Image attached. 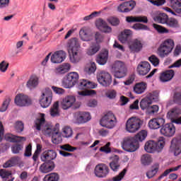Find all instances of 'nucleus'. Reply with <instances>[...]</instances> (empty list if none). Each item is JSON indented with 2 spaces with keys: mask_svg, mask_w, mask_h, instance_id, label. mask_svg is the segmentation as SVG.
Wrapping results in <instances>:
<instances>
[{
  "mask_svg": "<svg viewBox=\"0 0 181 181\" xmlns=\"http://www.w3.org/2000/svg\"><path fill=\"white\" fill-rule=\"evenodd\" d=\"M97 85L92 81H90L87 79H81L78 83V90H83L81 91H78V95H82L83 97H86L87 95H94L95 94V90H88L95 88Z\"/></svg>",
  "mask_w": 181,
  "mask_h": 181,
  "instance_id": "f257e3e1",
  "label": "nucleus"
},
{
  "mask_svg": "<svg viewBox=\"0 0 181 181\" xmlns=\"http://www.w3.org/2000/svg\"><path fill=\"white\" fill-rule=\"evenodd\" d=\"M175 47V42L172 39H168L160 44L158 48V54L160 57H166L171 53Z\"/></svg>",
  "mask_w": 181,
  "mask_h": 181,
  "instance_id": "f03ea898",
  "label": "nucleus"
},
{
  "mask_svg": "<svg viewBox=\"0 0 181 181\" xmlns=\"http://www.w3.org/2000/svg\"><path fill=\"white\" fill-rule=\"evenodd\" d=\"M78 73L77 72H69L62 79V84L64 88H71L74 87L78 82Z\"/></svg>",
  "mask_w": 181,
  "mask_h": 181,
  "instance_id": "7ed1b4c3",
  "label": "nucleus"
},
{
  "mask_svg": "<svg viewBox=\"0 0 181 181\" xmlns=\"http://www.w3.org/2000/svg\"><path fill=\"white\" fill-rule=\"evenodd\" d=\"M122 148L127 152H135L139 149V143L134 137H126L122 142Z\"/></svg>",
  "mask_w": 181,
  "mask_h": 181,
  "instance_id": "20e7f679",
  "label": "nucleus"
},
{
  "mask_svg": "<svg viewBox=\"0 0 181 181\" xmlns=\"http://www.w3.org/2000/svg\"><path fill=\"white\" fill-rule=\"evenodd\" d=\"M142 125V120L136 117H130L126 122V131L130 134H135L139 131Z\"/></svg>",
  "mask_w": 181,
  "mask_h": 181,
  "instance_id": "39448f33",
  "label": "nucleus"
},
{
  "mask_svg": "<svg viewBox=\"0 0 181 181\" xmlns=\"http://www.w3.org/2000/svg\"><path fill=\"white\" fill-rule=\"evenodd\" d=\"M100 124L105 128L112 129L115 127V124H117V117L112 112H109L101 118Z\"/></svg>",
  "mask_w": 181,
  "mask_h": 181,
  "instance_id": "423d86ee",
  "label": "nucleus"
},
{
  "mask_svg": "<svg viewBox=\"0 0 181 181\" xmlns=\"http://www.w3.org/2000/svg\"><path fill=\"white\" fill-rule=\"evenodd\" d=\"M45 134L48 136H52V142L57 145L62 144L63 141L62 134L59 132V127H47L45 130Z\"/></svg>",
  "mask_w": 181,
  "mask_h": 181,
  "instance_id": "0eeeda50",
  "label": "nucleus"
},
{
  "mask_svg": "<svg viewBox=\"0 0 181 181\" xmlns=\"http://www.w3.org/2000/svg\"><path fill=\"white\" fill-rule=\"evenodd\" d=\"M116 78H124L127 76V66L121 61H116L112 66Z\"/></svg>",
  "mask_w": 181,
  "mask_h": 181,
  "instance_id": "6e6552de",
  "label": "nucleus"
},
{
  "mask_svg": "<svg viewBox=\"0 0 181 181\" xmlns=\"http://www.w3.org/2000/svg\"><path fill=\"white\" fill-rule=\"evenodd\" d=\"M53 98V93L52 90L47 88L45 91L42 93L40 99V104L42 108H47L52 104V100Z\"/></svg>",
  "mask_w": 181,
  "mask_h": 181,
  "instance_id": "1a4fd4ad",
  "label": "nucleus"
},
{
  "mask_svg": "<svg viewBox=\"0 0 181 181\" xmlns=\"http://www.w3.org/2000/svg\"><path fill=\"white\" fill-rule=\"evenodd\" d=\"M98 83L103 86V87H109L112 83V78L111 74L106 71H101L97 75Z\"/></svg>",
  "mask_w": 181,
  "mask_h": 181,
  "instance_id": "9d476101",
  "label": "nucleus"
},
{
  "mask_svg": "<svg viewBox=\"0 0 181 181\" xmlns=\"http://www.w3.org/2000/svg\"><path fill=\"white\" fill-rule=\"evenodd\" d=\"M14 103L18 107H28L32 104V100L29 98V96L20 93L16 96Z\"/></svg>",
  "mask_w": 181,
  "mask_h": 181,
  "instance_id": "9b49d317",
  "label": "nucleus"
},
{
  "mask_svg": "<svg viewBox=\"0 0 181 181\" xmlns=\"http://www.w3.org/2000/svg\"><path fill=\"white\" fill-rule=\"evenodd\" d=\"M176 132V127L173 123L163 124L160 129V134L164 136H173Z\"/></svg>",
  "mask_w": 181,
  "mask_h": 181,
  "instance_id": "f8f14e48",
  "label": "nucleus"
},
{
  "mask_svg": "<svg viewBox=\"0 0 181 181\" xmlns=\"http://www.w3.org/2000/svg\"><path fill=\"white\" fill-rule=\"evenodd\" d=\"M110 174V168L104 163L98 164L95 168V175L97 177H107Z\"/></svg>",
  "mask_w": 181,
  "mask_h": 181,
  "instance_id": "ddd939ff",
  "label": "nucleus"
},
{
  "mask_svg": "<svg viewBox=\"0 0 181 181\" xmlns=\"http://www.w3.org/2000/svg\"><path fill=\"white\" fill-rule=\"evenodd\" d=\"M135 5H136L135 1L130 0L129 1L121 4L117 7V11L118 12H122V13H127L128 12H131V11L135 8Z\"/></svg>",
  "mask_w": 181,
  "mask_h": 181,
  "instance_id": "4468645a",
  "label": "nucleus"
},
{
  "mask_svg": "<svg viewBox=\"0 0 181 181\" xmlns=\"http://www.w3.org/2000/svg\"><path fill=\"white\" fill-rule=\"evenodd\" d=\"M56 158H57V153L54 150H46L40 156L42 162H54Z\"/></svg>",
  "mask_w": 181,
  "mask_h": 181,
  "instance_id": "2eb2a0df",
  "label": "nucleus"
},
{
  "mask_svg": "<svg viewBox=\"0 0 181 181\" xmlns=\"http://www.w3.org/2000/svg\"><path fill=\"white\" fill-rule=\"evenodd\" d=\"M170 152L175 156H179L181 153V139H173L170 146Z\"/></svg>",
  "mask_w": 181,
  "mask_h": 181,
  "instance_id": "dca6fc26",
  "label": "nucleus"
},
{
  "mask_svg": "<svg viewBox=\"0 0 181 181\" xmlns=\"http://www.w3.org/2000/svg\"><path fill=\"white\" fill-rule=\"evenodd\" d=\"M165 124V119L162 117H156L151 119L148 122V128L150 129H159L162 128L163 125Z\"/></svg>",
  "mask_w": 181,
  "mask_h": 181,
  "instance_id": "f3484780",
  "label": "nucleus"
},
{
  "mask_svg": "<svg viewBox=\"0 0 181 181\" xmlns=\"http://www.w3.org/2000/svg\"><path fill=\"white\" fill-rule=\"evenodd\" d=\"M151 71V64L148 62H141L137 66V73L139 76H146Z\"/></svg>",
  "mask_w": 181,
  "mask_h": 181,
  "instance_id": "a211bd4d",
  "label": "nucleus"
},
{
  "mask_svg": "<svg viewBox=\"0 0 181 181\" xmlns=\"http://www.w3.org/2000/svg\"><path fill=\"white\" fill-rule=\"evenodd\" d=\"M4 139L7 142H11V144H18V142H25L26 141V137L8 133L4 135Z\"/></svg>",
  "mask_w": 181,
  "mask_h": 181,
  "instance_id": "6ab92c4d",
  "label": "nucleus"
},
{
  "mask_svg": "<svg viewBox=\"0 0 181 181\" xmlns=\"http://www.w3.org/2000/svg\"><path fill=\"white\" fill-rule=\"evenodd\" d=\"M65 59H66V53H64V52L62 50L55 52L51 56V62L52 63H54V64L62 63V62H64Z\"/></svg>",
  "mask_w": 181,
  "mask_h": 181,
  "instance_id": "aec40b11",
  "label": "nucleus"
},
{
  "mask_svg": "<svg viewBox=\"0 0 181 181\" xmlns=\"http://www.w3.org/2000/svg\"><path fill=\"white\" fill-rule=\"evenodd\" d=\"M95 25L97 28L102 30L104 33H111L112 28L111 27L108 26V24L107 22H105L104 20L100 18L95 22Z\"/></svg>",
  "mask_w": 181,
  "mask_h": 181,
  "instance_id": "412c9836",
  "label": "nucleus"
},
{
  "mask_svg": "<svg viewBox=\"0 0 181 181\" xmlns=\"http://www.w3.org/2000/svg\"><path fill=\"white\" fill-rule=\"evenodd\" d=\"M91 119V115L90 112H79L76 114V122L78 124H86Z\"/></svg>",
  "mask_w": 181,
  "mask_h": 181,
  "instance_id": "4be33fe9",
  "label": "nucleus"
},
{
  "mask_svg": "<svg viewBox=\"0 0 181 181\" xmlns=\"http://www.w3.org/2000/svg\"><path fill=\"white\" fill-rule=\"evenodd\" d=\"M68 53H73V52L78 50L80 47V42L78 39L74 37L71 38L67 42Z\"/></svg>",
  "mask_w": 181,
  "mask_h": 181,
  "instance_id": "5701e85b",
  "label": "nucleus"
},
{
  "mask_svg": "<svg viewBox=\"0 0 181 181\" xmlns=\"http://www.w3.org/2000/svg\"><path fill=\"white\" fill-rule=\"evenodd\" d=\"M126 22L128 23H134L135 22L140 23H148V17L145 16H127L126 17Z\"/></svg>",
  "mask_w": 181,
  "mask_h": 181,
  "instance_id": "b1692460",
  "label": "nucleus"
},
{
  "mask_svg": "<svg viewBox=\"0 0 181 181\" xmlns=\"http://www.w3.org/2000/svg\"><path fill=\"white\" fill-rule=\"evenodd\" d=\"M44 163L41 164L40 166L39 170L41 173H49V172H52L53 169H54L55 165L54 162H49V161H42Z\"/></svg>",
  "mask_w": 181,
  "mask_h": 181,
  "instance_id": "393cba45",
  "label": "nucleus"
},
{
  "mask_svg": "<svg viewBox=\"0 0 181 181\" xmlns=\"http://www.w3.org/2000/svg\"><path fill=\"white\" fill-rule=\"evenodd\" d=\"M76 103V98L74 96H67L63 99L61 105L63 110H69L71 107L74 105Z\"/></svg>",
  "mask_w": 181,
  "mask_h": 181,
  "instance_id": "a878e982",
  "label": "nucleus"
},
{
  "mask_svg": "<svg viewBox=\"0 0 181 181\" xmlns=\"http://www.w3.org/2000/svg\"><path fill=\"white\" fill-rule=\"evenodd\" d=\"M175 76V71L172 69L165 71L160 74V81L162 83H166L170 81Z\"/></svg>",
  "mask_w": 181,
  "mask_h": 181,
  "instance_id": "bb28decb",
  "label": "nucleus"
},
{
  "mask_svg": "<svg viewBox=\"0 0 181 181\" xmlns=\"http://www.w3.org/2000/svg\"><path fill=\"white\" fill-rule=\"evenodd\" d=\"M39 86V78L36 75H32L26 83V87L29 90H34Z\"/></svg>",
  "mask_w": 181,
  "mask_h": 181,
  "instance_id": "cd10ccee",
  "label": "nucleus"
},
{
  "mask_svg": "<svg viewBox=\"0 0 181 181\" xmlns=\"http://www.w3.org/2000/svg\"><path fill=\"white\" fill-rule=\"evenodd\" d=\"M130 50L132 52H134L135 53H138L142 50L143 45L142 42L138 39H135L130 43L129 46Z\"/></svg>",
  "mask_w": 181,
  "mask_h": 181,
  "instance_id": "c85d7f7f",
  "label": "nucleus"
},
{
  "mask_svg": "<svg viewBox=\"0 0 181 181\" xmlns=\"http://www.w3.org/2000/svg\"><path fill=\"white\" fill-rule=\"evenodd\" d=\"M112 161L110 163V168L113 172H118L119 170V156L115 155L111 157Z\"/></svg>",
  "mask_w": 181,
  "mask_h": 181,
  "instance_id": "c756f323",
  "label": "nucleus"
},
{
  "mask_svg": "<svg viewBox=\"0 0 181 181\" xmlns=\"http://www.w3.org/2000/svg\"><path fill=\"white\" fill-rule=\"evenodd\" d=\"M71 66L69 63L62 64L59 66H58L55 70L54 73L58 74V76H60V74H66L69 70H70Z\"/></svg>",
  "mask_w": 181,
  "mask_h": 181,
  "instance_id": "7c9ffc66",
  "label": "nucleus"
},
{
  "mask_svg": "<svg viewBox=\"0 0 181 181\" xmlns=\"http://www.w3.org/2000/svg\"><path fill=\"white\" fill-rule=\"evenodd\" d=\"M181 115V109L179 107H174L172 108L168 113H167V118H169L173 122V119H176L179 115Z\"/></svg>",
  "mask_w": 181,
  "mask_h": 181,
  "instance_id": "2f4dec72",
  "label": "nucleus"
},
{
  "mask_svg": "<svg viewBox=\"0 0 181 181\" xmlns=\"http://www.w3.org/2000/svg\"><path fill=\"white\" fill-rule=\"evenodd\" d=\"M108 60V51L105 50L101 52L96 58V62L98 64L104 66Z\"/></svg>",
  "mask_w": 181,
  "mask_h": 181,
  "instance_id": "473e14b6",
  "label": "nucleus"
},
{
  "mask_svg": "<svg viewBox=\"0 0 181 181\" xmlns=\"http://www.w3.org/2000/svg\"><path fill=\"white\" fill-rule=\"evenodd\" d=\"M148 85L145 82H140L135 84L134 86V91L136 94H144Z\"/></svg>",
  "mask_w": 181,
  "mask_h": 181,
  "instance_id": "72a5a7b5",
  "label": "nucleus"
},
{
  "mask_svg": "<svg viewBox=\"0 0 181 181\" xmlns=\"http://www.w3.org/2000/svg\"><path fill=\"white\" fill-rule=\"evenodd\" d=\"M132 36V31L131 30L126 29L119 35V40L122 43H127L128 39Z\"/></svg>",
  "mask_w": 181,
  "mask_h": 181,
  "instance_id": "f704fd0d",
  "label": "nucleus"
},
{
  "mask_svg": "<svg viewBox=\"0 0 181 181\" xmlns=\"http://www.w3.org/2000/svg\"><path fill=\"white\" fill-rule=\"evenodd\" d=\"M70 62L74 64L78 63L81 60V54L78 50L69 52Z\"/></svg>",
  "mask_w": 181,
  "mask_h": 181,
  "instance_id": "c9c22d12",
  "label": "nucleus"
},
{
  "mask_svg": "<svg viewBox=\"0 0 181 181\" xmlns=\"http://www.w3.org/2000/svg\"><path fill=\"white\" fill-rule=\"evenodd\" d=\"M79 35L81 40H83V42H90V40H93V35H90L88 31L84 28L81 29Z\"/></svg>",
  "mask_w": 181,
  "mask_h": 181,
  "instance_id": "e433bc0d",
  "label": "nucleus"
},
{
  "mask_svg": "<svg viewBox=\"0 0 181 181\" xmlns=\"http://www.w3.org/2000/svg\"><path fill=\"white\" fill-rule=\"evenodd\" d=\"M144 149L148 153H153L156 151V142L154 141H147L145 144Z\"/></svg>",
  "mask_w": 181,
  "mask_h": 181,
  "instance_id": "4c0bfd02",
  "label": "nucleus"
},
{
  "mask_svg": "<svg viewBox=\"0 0 181 181\" xmlns=\"http://www.w3.org/2000/svg\"><path fill=\"white\" fill-rule=\"evenodd\" d=\"M100 44L97 42H93L90 47L87 49V54H88V56H93L100 51Z\"/></svg>",
  "mask_w": 181,
  "mask_h": 181,
  "instance_id": "58836bf2",
  "label": "nucleus"
},
{
  "mask_svg": "<svg viewBox=\"0 0 181 181\" xmlns=\"http://www.w3.org/2000/svg\"><path fill=\"white\" fill-rule=\"evenodd\" d=\"M169 5L177 13H181V0H169Z\"/></svg>",
  "mask_w": 181,
  "mask_h": 181,
  "instance_id": "ea45409f",
  "label": "nucleus"
},
{
  "mask_svg": "<svg viewBox=\"0 0 181 181\" xmlns=\"http://www.w3.org/2000/svg\"><path fill=\"white\" fill-rule=\"evenodd\" d=\"M50 115L51 117H59L60 110H59V101L55 102L52 107L50 108Z\"/></svg>",
  "mask_w": 181,
  "mask_h": 181,
  "instance_id": "a19ab883",
  "label": "nucleus"
},
{
  "mask_svg": "<svg viewBox=\"0 0 181 181\" xmlns=\"http://www.w3.org/2000/svg\"><path fill=\"white\" fill-rule=\"evenodd\" d=\"M97 70V66L95 65V62H90L86 64L84 68L85 73L88 74H91L94 73Z\"/></svg>",
  "mask_w": 181,
  "mask_h": 181,
  "instance_id": "79ce46f5",
  "label": "nucleus"
},
{
  "mask_svg": "<svg viewBox=\"0 0 181 181\" xmlns=\"http://www.w3.org/2000/svg\"><path fill=\"white\" fill-rule=\"evenodd\" d=\"M168 15L165 13H160L154 18V21L156 22L163 24L166 23L168 22Z\"/></svg>",
  "mask_w": 181,
  "mask_h": 181,
  "instance_id": "37998d69",
  "label": "nucleus"
},
{
  "mask_svg": "<svg viewBox=\"0 0 181 181\" xmlns=\"http://www.w3.org/2000/svg\"><path fill=\"white\" fill-rule=\"evenodd\" d=\"M152 104V101L148 98H143L140 102V108L141 110H149V106Z\"/></svg>",
  "mask_w": 181,
  "mask_h": 181,
  "instance_id": "c03bdc74",
  "label": "nucleus"
},
{
  "mask_svg": "<svg viewBox=\"0 0 181 181\" xmlns=\"http://www.w3.org/2000/svg\"><path fill=\"white\" fill-rule=\"evenodd\" d=\"M146 136H148V132L145 130H142L136 134L133 138L135 139V141L139 143L142 142V141H144Z\"/></svg>",
  "mask_w": 181,
  "mask_h": 181,
  "instance_id": "a18cd8bd",
  "label": "nucleus"
},
{
  "mask_svg": "<svg viewBox=\"0 0 181 181\" xmlns=\"http://www.w3.org/2000/svg\"><path fill=\"white\" fill-rule=\"evenodd\" d=\"M46 119H45V114L42 115L41 118L37 119L35 121V127L37 131H40L42 129V125H43L45 122Z\"/></svg>",
  "mask_w": 181,
  "mask_h": 181,
  "instance_id": "49530a36",
  "label": "nucleus"
},
{
  "mask_svg": "<svg viewBox=\"0 0 181 181\" xmlns=\"http://www.w3.org/2000/svg\"><path fill=\"white\" fill-rule=\"evenodd\" d=\"M141 163L144 166H148L152 163V157L149 154H144L141 156Z\"/></svg>",
  "mask_w": 181,
  "mask_h": 181,
  "instance_id": "de8ad7c7",
  "label": "nucleus"
},
{
  "mask_svg": "<svg viewBox=\"0 0 181 181\" xmlns=\"http://www.w3.org/2000/svg\"><path fill=\"white\" fill-rule=\"evenodd\" d=\"M14 129H16V132L21 134V132H23V129H25V124L21 120H18L14 123Z\"/></svg>",
  "mask_w": 181,
  "mask_h": 181,
  "instance_id": "09e8293b",
  "label": "nucleus"
},
{
  "mask_svg": "<svg viewBox=\"0 0 181 181\" xmlns=\"http://www.w3.org/2000/svg\"><path fill=\"white\" fill-rule=\"evenodd\" d=\"M11 101H12V99L10 97L6 98L4 101L2 103L1 107H0V112H5V111L8 110V107H9V104H11Z\"/></svg>",
  "mask_w": 181,
  "mask_h": 181,
  "instance_id": "8fccbe9b",
  "label": "nucleus"
},
{
  "mask_svg": "<svg viewBox=\"0 0 181 181\" xmlns=\"http://www.w3.org/2000/svg\"><path fill=\"white\" fill-rule=\"evenodd\" d=\"M22 151H23V144H15L11 146V152L15 155L21 153Z\"/></svg>",
  "mask_w": 181,
  "mask_h": 181,
  "instance_id": "3c124183",
  "label": "nucleus"
},
{
  "mask_svg": "<svg viewBox=\"0 0 181 181\" xmlns=\"http://www.w3.org/2000/svg\"><path fill=\"white\" fill-rule=\"evenodd\" d=\"M59 176L57 173H53L51 174H48L45 176L43 180L44 181H59Z\"/></svg>",
  "mask_w": 181,
  "mask_h": 181,
  "instance_id": "603ef678",
  "label": "nucleus"
},
{
  "mask_svg": "<svg viewBox=\"0 0 181 181\" xmlns=\"http://www.w3.org/2000/svg\"><path fill=\"white\" fill-rule=\"evenodd\" d=\"M156 151L157 152H162V150L163 148H165V138L160 137L158 142L156 143Z\"/></svg>",
  "mask_w": 181,
  "mask_h": 181,
  "instance_id": "864d4df0",
  "label": "nucleus"
},
{
  "mask_svg": "<svg viewBox=\"0 0 181 181\" xmlns=\"http://www.w3.org/2000/svg\"><path fill=\"white\" fill-rule=\"evenodd\" d=\"M147 98H148V100H151V103L153 101H158V100H159V92H158V90H154L150 93H148L146 96Z\"/></svg>",
  "mask_w": 181,
  "mask_h": 181,
  "instance_id": "5fc2aeb1",
  "label": "nucleus"
},
{
  "mask_svg": "<svg viewBox=\"0 0 181 181\" xmlns=\"http://www.w3.org/2000/svg\"><path fill=\"white\" fill-rule=\"evenodd\" d=\"M167 26L170 28H179V22L175 18H168L167 23H165Z\"/></svg>",
  "mask_w": 181,
  "mask_h": 181,
  "instance_id": "6e6d98bb",
  "label": "nucleus"
},
{
  "mask_svg": "<svg viewBox=\"0 0 181 181\" xmlns=\"http://www.w3.org/2000/svg\"><path fill=\"white\" fill-rule=\"evenodd\" d=\"M0 176L1 179L4 180H6V179H9V176H12V173L11 171H8L5 169L0 170Z\"/></svg>",
  "mask_w": 181,
  "mask_h": 181,
  "instance_id": "4d7b16f0",
  "label": "nucleus"
},
{
  "mask_svg": "<svg viewBox=\"0 0 181 181\" xmlns=\"http://www.w3.org/2000/svg\"><path fill=\"white\" fill-rule=\"evenodd\" d=\"M153 28H154L158 33H169V30L166 29L165 27H162V25L153 23Z\"/></svg>",
  "mask_w": 181,
  "mask_h": 181,
  "instance_id": "13d9d810",
  "label": "nucleus"
},
{
  "mask_svg": "<svg viewBox=\"0 0 181 181\" xmlns=\"http://www.w3.org/2000/svg\"><path fill=\"white\" fill-rule=\"evenodd\" d=\"M127 172H128V169L124 168L122 171L119 173V175L113 177V181H121L122 179H124Z\"/></svg>",
  "mask_w": 181,
  "mask_h": 181,
  "instance_id": "bf43d9fd",
  "label": "nucleus"
},
{
  "mask_svg": "<svg viewBox=\"0 0 181 181\" xmlns=\"http://www.w3.org/2000/svg\"><path fill=\"white\" fill-rule=\"evenodd\" d=\"M60 148L62 151H65L66 152H74V151L77 150V148L71 146V145L67 144L60 146Z\"/></svg>",
  "mask_w": 181,
  "mask_h": 181,
  "instance_id": "052dcab7",
  "label": "nucleus"
},
{
  "mask_svg": "<svg viewBox=\"0 0 181 181\" xmlns=\"http://www.w3.org/2000/svg\"><path fill=\"white\" fill-rule=\"evenodd\" d=\"M73 135V129L70 127H65L63 129V136L64 138H70Z\"/></svg>",
  "mask_w": 181,
  "mask_h": 181,
  "instance_id": "680f3d73",
  "label": "nucleus"
},
{
  "mask_svg": "<svg viewBox=\"0 0 181 181\" xmlns=\"http://www.w3.org/2000/svg\"><path fill=\"white\" fill-rule=\"evenodd\" d=\"M16 164V158L13 157V158H11L8 161H6L3 165V168H12V166H15Z\"/></svg>",
  "mask_w": 181,
  "mask_h": 181,
  "instance_id": "e2e57ef3",
  "label": "nucleus"
},
{
  "mask_svg": "<svg viewBox=\"0 0 181 181\" xmlns=\"http://www.w3.org/2000/svg\"><path fill=\"white\" fill-rule=\"evenodd\" d=\"M148 60L150 61L151 64L154 66V67H157V66H159L160 60H159V58H158V57H156V55L153 54L150 56L148 57Z\"/></svg>",
  "mask_w": 181,
  "mask_h": 181,
  "instance_id": "0e129e2a",
  "label": "nucleus"
},
{
  "mask_svg": "<svg viewBox=\"0 0 181 181\" xmlns=\"http://www.w3.org/2000/svg\"><path fill=\"white\" fill-rule=\"evenodd\" d=\"M132 29L134 30H148L149 28L142 23H136L132 26Z\"/></svg>",
  "mask_w": 181,
  "mask_h": 181,
  "instance_id": "69168bd1",
  "label": "nucleus"
},
{
  "mask_svg": "<svg viewBox=\"0 0 181 181\" xmlns=\"http://www.w3.org/2000/svg\"><path fill=\"white\" fill-rule=\"evenodd\" d=\"M107 22L112 25V26H118V25H119V18L117 17H110L107 18Z\"/></svg>",
  "mask_w": 181,
  "mask_h": 181,
  "instance_id": "338daca9",
  "label": "nucleus"
},
{
  "mask_svg": "<svg viewBox=\"0 0 181 181\" xmlns=\"http://www.w3.org/2000/svg\"><path fill=\"white\" fill-rule=\"evenodd\" d=\"M24 156H25V158H30V156H32V144H30L25 146Z\"/></svg>",
  "mask_w": 181,
  "mask_h": 181,
  "instance_id": "774afa93",
  "label": "nucleus"
}]
</instances>
